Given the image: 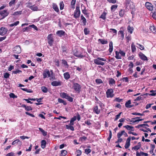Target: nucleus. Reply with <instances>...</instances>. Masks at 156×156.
<instances>
[{
    "mask_svg": "<svg viewBox=\"0 0 156 156\" xmlns=\"http://www.w3.org/2000/svg\"><path fill=\"white\" fill-rule=\"evenodd\" d=\"M124 4L126 9H132L133 10L135 9L133 3L131 0H126Z\"/></svg>",
    "mask_w": 156,
    "mask_h": 156,
    "instance_id": "f257e3e1",
    "label": "nucleus"
},
{
    "mask_svg": "<svg viewBox=\"0 0 156 156\" xmlns=\"http://www.w3.org/2000/svg\"><path fill=\"white\" fill-rule=\"evenodd\" d=\"M101 61H105L106 60L103 58L98 57L97 59H95L94 60V63L96 65H101L102 66L104 65L105 63L104 62Z\"/></svg>",
    "mask_w": 156,
    "mask_h": 156,
    "instance_id": "f03ea898",
    "label": "nucleus"
},
{
    "mask_svg": "<svg viewBox=\"0 0 156 156\" xmlns=\"http://www.w3.org/2000/svg\"><path fill=\"white\" fill-rule=\"evenodd\" d=\"M80 15V7L76 6V9L74 12L73 14V17L75 19L79 18Z\"/></svg>",
    "mask_w": 156,
    "mask_h": 156,
    "instance_id": "7ed1b4c3",
    "label": "nucleus"
},
{
    "mask_svg": "<svg viewBox=\"0 0 156 156\" xmlns=\"http://www.w3.org/2000/svg\"><path fill=\"white\" fill-rule=\"evenodd\" d=\"M61 96L62 98L67 99L68 101L70 102H72L73 101V98L69 96L66 93L63 92L61 94Z\"/></svg>",
    "mask_w": 156,
    "mask_h": 156,
    "instance_id": "20e7f679",
    "label": "nucleus"
},
{
    "mask_svg": "<svg viewBox=\"0 0 156 156\" xmlns=\"http://www.w3.org/2000/svg\"><path fill=\"white\" fill-rule=\"evenodd\" d=\"M72 88L75 91L79 93L80 91L81 87L80 85L78 83H73Z\"/></svg>",
    "mask_w": 156,
    "mask_h": 156,
    "instance_id": "39448f33",
    "label": "nucleus"
},
{
    "mask_svg": "<svg viewBox=\"0 0 156 156\" xmlns=\"http://www.w3.org/2000/svg\"><path fill=\"white\" fill-rule=\"evenodd\" d=\"M106 94L108 98L113 97L114 95L113 90L111 88L108 89L106 92Z\"/></svg>",
    "mask_w": 156,
    "mask_h": 156,
    "instance_id": "423d86ee",
    "label": "nucleus"
},
{
    "mask_svg": "<svg viewBox=\"0 0 156 156\" xmlns=\"http://www.w3.org/2000/svg\"><path fill=\"white\" fill-rule=\"evenodd\" d=\"M43 78L45 79L46 78H48L50 76V73L49 70L48 69H44L42 73Z\"/></svg>",
    "mask_w": 156,
    "mask_h": 156,
    "instance_id": "0eeeda50",
    "label": "nucleus"
},
{
    "mask_svg": "<svg viewBox=\"0 0 156 156\" xmlns=\"http://www.w3.org/2000/svg\"><path fill=\"white\" fill-rule=\"evenodd\" d=\"M31 3H28L27 5V7L34 11H37L38 10L37 6L35 5H31Z\"/></svg>",
    "mask_w": 156,
    "mask_h": 156,
    "instance_id": "6e6552de",
    "label": "nucleus"
},
{
    "mask_svg": "<svg viewBox=\"0 0 156 156\" xmlns=\"http://www.w3.org/2000/svg\"><path fill=\"white\" fill-rule=\"evenodd\" d=\"M104 108H99L97 105L94 106L93 108V111L94 113L99 114L101 112V111Z\"/></svg>",
    "mask_w": 156,
    "mask_h": 156,
    "instance_id": "1a4fd4ad",
    "label": "nucleus"
},
{
    "mask_svg": "<svg viewBox=\"0 0 156 156\" xmlns=\"http://www.w3.org/2000/svg\"><path fill=\"white\" fill-rule=\"evenodd\" d=\"M48 43L50 46H51L54 41V39L52 37V34H50L47 37Z\"/></svg>",
    "mask_w": 156,
    "mask_h": 156,
    "instance_id": "9d476101",
    "label": "nucleus"
},
{
    "mask_svg": "<svg viewBox=\"0 0 156 156\" xmlns=\"http://www.w3.org/2000/svg\"><path fill=\"white\" fill-rule=\"evenodd\" d=\"M145 6L149 11H152L153 9V5L148 2H146L145 3Z\"/></svg>",
    "mask_w": 156,
    "mask_h": 156,
    "instance_id": "9b49d317",
    "label": "nucleus"
},
{
    "mask_svg": "<svg viewBox=\"0 0 156 156\" xmlns=\"http://www.w3.org/2000/svg\"><path fill=\"white\" fill-rule=\"evenodd\" d=\"M13 51L14 53L19 54L21 52V48L20 45L16 46L13 48Z\"/></svg>",
    "mask_w": 156,
    "mask_h": 156,
    "instance_id": "f8f14e48",
    "label": "nucleus"
},
{
    "mask_svg": "<svg viewBox=\"0 0 156 156\" xmlns=\"http://www.w3.org/2000/svg\"><path fill=\"white\" fill-rule=\"evenodd\" d=\"M74 55L78 58H83L85 57V55H82L81 52L80 51H76L74 53Z\"/></svg>",
    "mask_w": 156,
    "mask_h": 156,
    "instance_id": "ddd939ff",
    "label": "nucleus"
},
{
    "mask_svg": "<svg viewBox=\"0 0 156 156\" xmlns=\"http://www.w3.org/2000/svg\"><path fill=\"white\" fill-rule=\"evenodd\" d=\"M9 14V12H7V10H4L3 11L0 12V15L2 16L1 19H4Z\"/></svg>",
    "mask_w": 156,
    "mask_h": 156,
    "instance_id": "4468645a",
    "label": "nucleus"
},
{
    "mask_svg": "<svg viewBox=\"0 0 156 156\" xmlns=\"http://www.w3.org/2000/svg\"><path fill=\"white\" fill-rule=\"evenodd\" d=\"M7 30V29L4 27H1L0 29V34L2 36L6 34Z\"/></svg>",
    "mask_w": 156,
    "mask_h": 156,
    "instance_id": "2eb2a0df",
    "label": "nucleus"
},
{
    "mask_svg": "<svg viewBox=\"0 0 156 156\" xmlns=\"http://www.w3.org/2000/svg\"><path fill=\"white\" fill-rule=\"evenodd\" d=\"M62 83L59 80H55L51 83V85L53 86H61Z\"/></svg>",
    "mask_w": 156,
    "mask_h": 156,
    "instance_id": "dca6fc26",
    "label": "nucleus"
},
{
    "mask_svg": "<svg viewBox=\"0 0 156 156\" xmlns=\"http://www.w3.org/2000/svg\"><path fill=\"white\" fill-rule=\"evenodd\" d=\"M77 119L78 121H80L81 119L80 116L78 113H77L76 116H74L70 120L72 121V122L73 121L74 122L76 121Z\"/></svg>",
    "mask_w": 156,
    "mask_h": 156,
    "instance_id": "f3484780",
    "label": "nucleus"
},
{
    "mask_svg": "<svg viewBox=\"0 0 156 156\" xmlns=\"http://www.w3.org/2000/svg\"><path fill=\"white\" fill-rule=\"evenodd\" d=\"M119 39L123 40L124 38V32L122 30H120L118 32Z\"/></svg>",
    "mask_w": 156,
    "mask_h": 156,
    "instance_id": "a211bd4d",
    "label": "nucleus"
},
{
    "mask_svg": "<svg viewBox=\"0 0 156 156\" xmlns=\"http://www.w3.org/2000/svg\"><path fill=\"white\" fill-rule=\"evenodd\" d=\"M66 33L63 30H58L56 32V34L58 36L61 37L63 36H65Z\"/></svg>",
    "mask_w": 156,
    "mask_h": 156,
    "instance_id": "6ab92c4d",
    "label": "nucleus"
},
{
    "mask_svg": "<svg viewBox=\"0 0 156 156\" xmlns=\"http://www.w3.org/2000/svg\"><path fill=\"white\" fill-rule=\"evenodd\" d=\"M131 140L130 137H129L126 141V144L125 145V147L126 149L128 148L130 146V142Z\"/></svg>",
    "mask_w": 156,
    "mask_h": 156,
    "instance_id": "aec40b11",
    "label": "nucleus"
},
{
    "mask_svg": "<svg viewBox=\"0 0 156 156\" xmlns=\"http://www.w3.org/2000/svg\"><path fill=\"white\" fill-rule=\"evenodd\" d=\"M80 18L81 20L82 21V22L83 23L82 25L83 26H85L87 23L86 19L82 14Z\"/></svg>",
    "mask_w": 156,
    "mask_h": 156,
    "instance_id": "412c9836",
    "label": "nucleus"
},
{
    "mask_svg": "<svg viewBox=\"0 0 156 156\" xmlns=\"http://www.w3.org/2000/svg\"><path fill=\"white\" fill-rule=\"evenodd\" d=\"M131 101L130 100H128L126 102L125 104V105L126 107L128 108H129L133 107L134 106V105H131Z\"/></svg>",
    "mask_w": 156,
    "mask_h": 156,
    "instance_id": "4be33fe9",
    "label": "nucleus"
},
{
    "mask_svg": "<svg viewBox=\"0 0 156 156\" xmlns=\"http://www.w3.org/2000/svg\"><path fill=\"white\" fill-rule=\"evenodd\" d=\"M52 7L54 10L57 12H59V10L57 5L55 3H53Z\"/></svg>",
    "mask_w": 156,
    "mask_h": 156,
    "instance_id": "5701e85b",
    "label": "nucleus"
},
{
    "mask_svg": "<svg viewBox=\"0 0 156 156\" xmlns=\"http://www.w3.org/2000/svg\"><path fill=\"white\" fill-rule=\"evenodd\" d=\"M98 41L102 44H106L108 43V41L104 39H99L98 40Z\"/></svg>",
    "mask_w": 156,
    "mask_h": 156,
    "instance_id": "b1692460",
    "label": "nucleus"
},
{
    "mask_svg": "<svg viewBox=\"0 0 156 156\" xmlns=\"http://www.w3.org/2000/svg\"><path fill=\"white\" fill-rule=\"evenodd\" d=\"M109 84L110 86L114 85L115 84V80L112 78H109Z\"/></svg>",
    "mask_w": 156,
    "mask_h": 156,
    "instance_id": "393cba45",
    "label": "nucleus"
},
{
    "mask_svg": "<svg viewBox=\"0 0 156 156\" xmlns=\"http://www.w3.org/2000/svg\"><path fill=\"white\" fill-rule=\"evenodd\" d=\"M63 76L64 79L66 80L69 79L70 77V75L68 72L64 73L63 74Z\"/></svg>",
    "mask_w": 156,
    "mask_h": 156,
    "instance_id": "a878e982",
    "label": "nucleus"
},
{
    "mask_svg": "<svg viewBox=\"0 0 156 156\" xmlns=\"http://www.w3.org/2000/svg\"><path fill=\"white\" fill-rule=\"evenodd\" d=\"M139 57L143 60L145 61L147 60V57L143 53H141L140 55H139Z\"/></svg>",
    "mask_w": 156,
    "mask_h": 156,
    "instance_id": "bb28decb",
    "label": "nucleus"
},
{
    "mask_svg": "<svg viewBox=\"0 0 156 156\" xmlns=\"http://www.w3.org/2000/svg\"><path fill=\"white\" fill-rule=\"evenodd\" d=\"M46 142L45 140H42L41 142V147L43 149L45 148L46 147Z\"/></svg>",
    "mask_w": 156,
    "mask_h": 156,
    "instance_id": "cd10ccee",
    "label": "nucleus"
},
{
    "mask_svg": "<svg viewBox=\"0 0 156 156\" xmlns=\"http://www.w3.org/2000/svg\"><path fill=\"white\" fill-rule=\"evenodd\" d=\"M149 29L151 32L154 33H156V28L153 25L150 26Z\"/></svg>",
    "mask_w": 156,
    "mask_h": 156,
    "instance_id": "c85d7f7f",
    "label": "nucleus"
},
{
    "mask_svg": "<svg viewBox=\"0 0 156 156\" xmlns=\"http://www.w3.org/2000/svg\"><path fill=\"white\" fill-rule=\"evenodd\" d=\"M91 120L90 119H88L86 120L84 122V124L83 123V125L85 126V124H86L87 126H90L91 125Z\"/></svg>",
    "mask_w": 156,
    "mask_h": 156,
    "instance_id": "c756f323",
    "label": "nucleus"
},
{
    "mask_svg": "<svg viewBox=\"0 0 156 156\" xmlns=\"http://www.w3.org/2000/svg\"><path fill=\"white\" fill-rule=\"evenodd\" d=\"M106 14L107 13L105 12L104 11L99 18H102V19L104 20H105L106 19Z\"/></svg>",
    "mask_w": 156,
    "mask_h": 156,
    "instance_id": "7c9ffc66",
    "label": "nucleus"
},
{
    "mask_svg": "<svg viewBox=\"0 0 156 156\" xmlns=\"http://www.w3.org/2000/svg\"><path fill=\"white\" fill-rule=\"evenodd\" d=\"M131 51L132 52H134L136 50L135 45L134 44V43L132 42L131 45Z\"/></svg>",
    "mask_w": 156,
    "mask_h": 156,
    "instance_id": "2f4dec72",
    "label": "nucleus"
},
{
    "mask_svg": "<svg viewBox=\"0 0 156 156\" xmlns=\"http://www.w3.org/2000/svg\"><path fill=\"white\" fill-rule=\"evenodd\" d=\"M109 48L108 50L109 51V52L111 53L112 52L113 49V44L112 41H111L110 42L109 44Z\"/></svg>",
    "mask_w": 156,
    "mask_h": 156,
    "instance_id": "473e14b6",
    "label": "nucleus"
},
{
    "mask_svg": "<svg viewBox=\"0 0 156 156\" xmlns=\"http://www.w3.org/2000/svg\"><path fill=\"white\" fill-rule=\"evenodd\" d=\"M95 103L98 104L100 108H104L105 105L101 101H99L98 102H96Z\"/></svg>",
    "mask_w": 156,
    "mask_h": 156,
    "instance_id": "72a5a7b5",
    "label": "nucleus"
},
{
    "mask_svg": "<svg viewBox=\"0 0 156 156\" xmlns=\"http://www.w3.org/2000/svg\"><path fill=\"white\" fill-rule=\"evenodd\" d=\"M123 127L126 128L128 130H131L132 131H133V130L132 129L133 128V127L132 126L126 125V126H124Z\"/></svg>",
    "mask_w": 156,
    "mask_h": 156,
    "instance_id": "f704fd0d",
    "label": "nucleus"
},
{
    "mask_svg": "<svg viewBox=\"0 0 156 156\" xmlns=\"http://www.w3.org/2000/svg\"><path fill=\"white\" fill-rule=\"evenodd\" d=\"M58 102L61 103H63L64 105H66L67 104L66 102L62 99L59 98L58 99Z\"/></svg>",
    "mask_w": 156,
    "mask_h": 156,
    "instance_id": "c9c22d12",
    "label": "nucleus"
},
{
    "mask_svg": "<svg viewBox=\"0 0 156 156\" xmlns=\"http://www.w3.org/2000/svg\"><path fill=\"white\" fill-rule=\"evenodd\" d=\"M61 50L62 51V53H67L68 50L67 47L65 46H61Z\"/></svg>",
    "mask_w": 156,
    "mask_h": 156,
    "instance_id": "e433bc0d",
    "label": "nucleus"
},
{
    "mask_svg": "<svg viewBox=\"0 0 156 156\" xmlns=\"http://www.w3.org/2000/svg\"><path fill=\"white\" fill-rule=\"evenodd\" d=\"M139 118H140L139 117H136L135 118H133L131 120L129 119V122H132L133 123L136 122H138V119H139Z\"/></svg>",
    "mask_w": 156,
    "mask_h": 156,
    "instance_id": "4c0bfd02",
    "label": "nucleus"
},
{
    "mask_svg": "<svg viewBox=\"0 0 156 156\" xmlns=\"http://www.w3.org/2000/svg\"><path fill=\"white\" fill-rule=\"evenodd\" d=\"M30 31V25L25 28H23L22 29V31L23 32H28Z\"/></svg>",
    "mask_w": 156,
    "mask_h": 156,
    "instance_id": "58836bf2",
    "label": "nucleus"
},
{
    "mask_svg": "<svg viewBox=\"0 0 156 156\" xmlns=\"http://www.w3.org/2000/svg\"><path fill=\"white\" fill-rule=\"evenodd\" d=\"M83 31L84 34L85 35H87L89 34L90 33L89 30L86 27L84 29Z\"/></svg>",
    "mask_w": 156,
    "mask_h": 156,
    "instance_id": "ea45409f",
    "label": "nucleus"
},
{
    "mask_svg": "<svg viewBox=\"0 0 156 156\" xmlns=\"http://www.w3.org/2000/svg\"><path fill=\"white\" fill-rule=\"evenodd\" d=\"M41 89L43 92L44 93H47L48 91L47 88L44 86H42L41 87Z\"/></svg>",
    "mask_w": 156,
    "mask_h": 156,
    "instance_id": "a19ab883",
    "label": "nucleus"
},
{
    "mask_svg": "<svg viewBox=\"0 0 156 156\" xmlns=\"http://www.w3.org/2000/svg\"><path fill=\"white\" fill-rule=\"evenodd\" d=\"M117 8V5H114L112 6L111 8V10L112 12H114Z\"/></svg>",
    "mask_w": 156,
    "mask_h": 156,
    "instance_id": "79ce46f5",
    "label": "nucleus"
},
{
    "mask_svg": "<svg viewBox=\"0 0 156 156\" xmlns=\"http://www.w3.org/2000/svg\"><path fill=\"white\" fill-rule=\"evenodd\" d=\"M150 93H152L149 94V95L152 96H154L156 95V90H151L150 91Z\"/></svg>",
    "mask_w": 156,
    "mask_h": 156,
    "instance_id": "37998d69",
    "label": "nucleus"
},
{
    "mask_svg": "<svg viewBox=\"0 0 156 156\" xmlns=\"http://www.w3.org/2000/svg\"><path fill=\"white\" fill-rule=\"evenodd\" d=\"M118 54L119 55L120 54L121 56L122 57H125V53L123 51L120 50H119V51Z\"/></svg>",
    "mask_w": 156,
    "mask_h": 156,
    "instance_id": "c03bdc74",
    "label": "nucleus"
},
{
    "mask_svg": "<svg viewBox=\"0 0 156 156\" xmlns=\"http://www.w3.org/2000/svg\"><path fill=\"white\" fill-rule=\"evenodd\" d=\"M22 73V71L18 69H17L16 70L13 71H12V73L15 74H17V73Z\"/></svg>",
    "mask_w": 156,
    "mask_h": 156,
    "instance_id": "a18cd8bd",
    "label": "nucleus"
},
{
    "mask_svg": "<svg viewBox=\"0 0 156 156\" xmlns=\"http://www.w3.org/2000/svg\"><path fill=\"white\" fill-rule=\"evenodd\" d=\"M67 152L65 150H62L61 151V154L62 156H65L67 154Z\"/></svg>",
    "mask_w": 156,
    "mask_h": 156,
    "instance_id": "49530a36",
    "label": "nucleus"
},
{
    "mask_svg": "<svg viewBox=\"0 0 156 156\" xmlns=\"http://www.w3.org/2000/svg\"><path fill=\"white\" fill-rule=\"evenodd\" d=\"M127 30L128 32L131 34L133 33V27L131 28L130 26H128L127 27Z\"/></svg>",
    "mask_w": 156,
    "mask_h": 156,
    "instance_id": "de8ad7c7",
    "label": "nucleus"
},
{
    "mask_svg": "<svg viewBox=\"0 0 156 156\" xmlns=\"http://www.w3.org/2000/svg\"><path fill=\"white\" fill-rule=\"evenodd\" d=\"M66 127L67 129H70L72 131H73L74 130V127L72 126L66 125Z\"/></svg>",
    "mask_w": 156,
    "mask_h": 156,
    "instance_id": "09e8293b",
    "label": "nucleus"
},
{
    "mask_svg": "<svg viewBox=\"0 0 156 156\" xmlns=\"http://www.w3.org/2000/svg\"><path fill=\"white\" fill-rule=\"evenodd\" d=\"M62 63L65 66L66 68H68L69 67V65L68 64L67 62V61L65 60H62Z\"/></svg>",
    "mask_w": 156,
    "mask_h": 156,
    "instance_id": "8fccbe9b",
    "label": "nucleus"
},
{
    "mask_svg": "<svg viewBox=\"0 0 156 156\" xmlns=\"http://www.w3.org/2000/svg\"><path fill=\"white\" fill-rule=\"evenodd\" d=\"M20 23V22L19 21H17L14 23H11L9 25L10 27H13V26H16L17 25L19 24Z\"/></svg>",
    "mask_w": 156,
    "mask_h": 156,
    "instance_id": "3c124183",
    "label": "nucleus"
},
{
    "mask_svg": "<svg viewBox=\"0 0 156 156\" xmlns=\"http://www.w3.org/2000/svg\"><path fill=\"white\" fill-rule=\"evenodd\" d=\"M16 0H11L9 3V5L10 6H11L14 5L16 3Z\"/></svg>",
    "mask_w": 156,
    "mask_h": 156,
    "instance_id": "603ef678",
    "label": "nucleus"
},
{
    "mask_svg": "<svg viewBox=\"0 0 156 156\" xmlns=\"http://www.w3.org/2000/svg\"><path fill=\"white\" fill-rule=\"evenodd\" d=\"M21 89L25 91L28 93H31L33 92V91L32 90L30 89L28 90L27 88H22Z\"/></svg>",
    "mask_w": 156,
    "mask_h": 156,
    "instance_id": "864d4df0",
    "label": "nucleus"
},
{
    "mask_svg": "<svg viewBox=\"0 0 156 156\" xmlns=\"http://www.w3.org/2000/svg\"><path fill=\"white\" fill-rule=\"evenodd\" d=\"M60 5V9L61 10H62L64 9V5L63 2L62 1L59 4Z\"/></svg>",
    "mask_w": 156,
    "mask_h": 156,
    "instance_id": "5fc2aeb1",
    "label": "nucleus"
},
{
    "mask_svg": "<svg viewBox=\"0 0 156 156\" xmlns=\"http://www.w3.org/2000/svg\"><path fill=\"white\" fill-rule=\"evenodd\" d=\"M10 74L8 73H5L3 74L4 77V78L7 79L9 78Z\"/></svg>",
    "mask_w": 156,
    "mask_h": 156,
    "instance_id": "6e6d98bb",
    "label": "nucleus"
},
{
    "mask_svg": "<svg viewBox=\"0 0 156 156\" xmlns=\"http://www.w3.org/2000/svg\"><path fill=\"white\" fill-rule=\"evenodd\" d=\"M95 82L97 84H101L103 83L102 80L100 79H97L95 80Z\"/></svg>",
    "mask_w": 156,
    "mask_h": 156,
    "instance_id": "4d7b16f0",
    "label": "nucleus"
},
{
    "mask_svg": "<svg viewBox=\"0 0 156 156\" xmlns=\"http://www.w3.org/2000/svg\"><path fill=\"white\" fill-rule=\"evenodd\" d=\"M126 43H129V41L131 39V36L130 35H129L126 37Z\"/></svg>",
    "mask_w": 156,
    "mask_h": 156,
    "instance_id": "13d9d810",
    "label": "nucleus"
},
{
    "mask_svg": "<svg viewBox=\"0 0 156 156\" xmlns=\"http://www.w3.org/2000/svg\"><path fill=\"white\" fill-rule=\"evenodd\" d=\"M82 12L84 15H87V17H89L88 13L87 12V10L86 9V8L85 7H84V9L82 10Z\"/></svg>",
    "mask_w": 156,
    "mask_h": 156,
    "instance_id": "bf43d9fd",
    "label": "nucleus"
},
{
    "mask_svg": "<svg viewBox=\"0 0 156 156\" xmlns=\"http://www.w3.org/2000/svg\"><path fill=\"white\" fill-rule=\"evenodd\" d=\"M22 11H17L15 12L12 14L14 16H17L21 14Z\"/></svg>",
    "mask_w": 156,
    "mask_h": 156,
    "instance_id": "052dcab7",
    "label": "nucleus"
},
{
    "mask_svg": "<svg viewBox=\"0 0 156 156\" xmlns=\"http://www.w3.org/2000/svg\"><path fill=\"white\" fill-rule=\"evenodd\" d=\"M124 10L121 9L119 12V16L121 17L123 16L124 15Z\"/></svg>",
    "mask_w": 156,
    "mask_h": 156,
    "instance_id": "680f3d73",
    "label": "nucleus"
},
{
    "mask_svg": "<svg viewBox=\"0 0 156 156\" xmlns=\"http://www.w3.org/2000/svg\"><path fill=\"white\" fill-rule=\"evenodd\" d=\"M140 148V146H137V145L136 146H135L134 147H133L132 148V150H134L135 151H137Z\"/></svg>",
    "mask_w": 156,
    "mask_h": 156,
    "instance_id": "e2e57ef3",
    "label": "nucleus"
},
{
    "mask_svg": "<svg viewBox=\"0 0 156 156\" xmlns=\"http://www.w3.org/2000/svg\"><path fill=\"white\" fill-rule=\"evenodd\" d=\"M30 30L31 29V27H32L36 30H38V28H37V27L36 26H35L34 24L30 25Z\"/></svg>",
    "mask_w": 156,
    "mask_h": 156,
    "instance_id": "0e129e2a",
    "label": "nucleus"
},
{
    "mask_svg": "<svg viewBox=\"0 0 156 156\" xmlns=\"http://www.w3.org/2000/svg\"><path fill=\"white\" fill-rule=\"evenodd\" d=\"M118 134H119V136H121L123 134L127 135V133L125 132L124 130H122L120 132H119Z\"/></svg>",
    "mask_w": 156,
    "mask_h": 156,
    "instance_id": "69168bd1",
    "label": "nucleus"
},
{
    "mask_svg": "<svg viewBox=\"0 0 156 156\" xmlns=\"http://www.w3.org/2000/svg\"><path fill=\"white\" fill-rule=\"evenodd\" d=\"M20 140L19 139H16L14 140L12 143V145H15L16 144H17L18 143L20 142Z\"/></svg>",
    "mask_w": 156,
    "mask_h": 156,
    "instance_id": "338daca9",
    "label": "nucleus"
},
{
    "mask_svg": "<svg viewBox=\"0 0 156 156\" xmlns=\"http://www.w3.org/2000/svg\"><path fill=\"white\" fill-rule=\"evenodd\" d=\"M76 156H80L82 152L80 150H78L76 151Z\"/></svg>",
    "mask_w": 156,
    "mask_h": 156,
    "instance_id": "774afa93",
    "label": "nucleus"
}]
</instances>
